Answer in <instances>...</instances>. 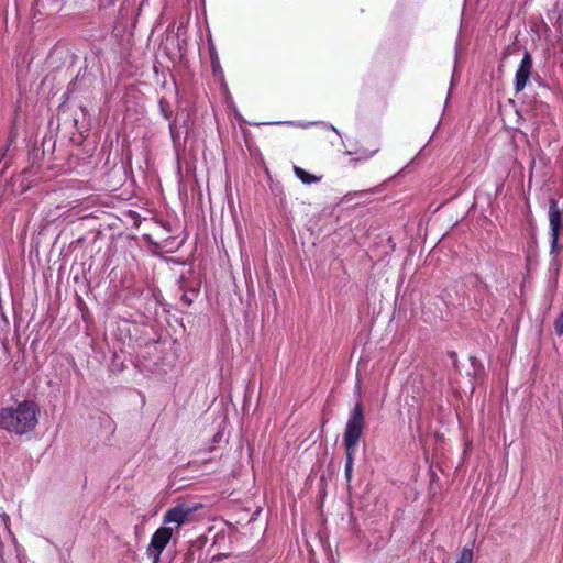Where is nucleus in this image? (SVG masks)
<instances>
[{
	"mask_svg": "<svg viewBox=\"0 0 563 563\" xmlns=\"http://www.w3.org/2000/svg\"><path fill=\"white\" fill-rule=\"evenodd\" d=\"M532 66V56L526 51L515 74L514 88L517 93L526 88L531 76Z\"/></svg>",
	"mask_w": 563,
	"mask_h": 563,
	"instance_id": "6",
	"label": "nucleus"
},
{
	"mask_svg": "<svg viewBox=\"0 0 563 563\" xmlns=\"http://www.w3.org/2000/svg\"><path fill=\"white\" fill-rule=\"evenodd\" d=\"M174 533V527L163 526L159 527L152 536L150 544L146 549L148 558L152 559L153 563H158L161 554L169 543Z\"/></svg>",
	"mask_w": 563,
	"mask_h": 563,
	"instance_id": "4",
	"label": "nucleus"
},
{
	"mask_svg": "<svg viewBox=\"0 0 563 563\" xmlns=\"http://www.w3.org/2000/svg\"><path fill=\"white\" fill-rule=\"evenodd\" d=\"M162 112H164V117H165L166 119H169V115H168L167 111H165V109H162Z\"/></svg>",
	"mask_w": 563,
	"mask_h": 563,
	"instance_id": "18",
	"label": "nucleus"
},
{
	"mask_svg": "<svg viewBox=\"0 0 563 563\" xmlns=\"http://www.w3.org/2000/svg\"><path fill=\"white\" fill-rule=\"evenodd\" d=\"M196 510V506L178 504L166 510V512L163 516V523L165 526L174 527V531L178 530L181 526L187 525L191 521V517Z\"/></svg>",
	"mask_w": 563,
	"mask_h": 563,
	"instance_id": "5",
	"label": "nucleus"
},
{
	"mask_svg": "<svg viewBox=\"0 0 563 563\" xmlns=\"http://www.w3.org/2000/svg\"><path fill=\"white\" fill-rule=\"evenodd\" d=\"M184 300H186L188 303L191 302L190 296L184 295Z\"/></svg>",
	"mask_w": 563,
	"mask_h": 563,
	"instance_id": "15",
	"label": "nucleus"
},
{
	"mask_svg": "<svg viewBox=\"0 0 563 563\" xmlns=\"http://www.w3.org/2000/svg\"><path fill=\"white\" fill-rule=\"evenodd\" d=\"M473 550L471 548L464 547L461 550L455 563H473Z\"/></svg>",
	"mask_w": 563,
	"mask_h": 563,
	"instance_id": "12",
	"label": "nucleus"
},
{
	"mask_svg": "<svg viewBox=\"0 0 563 563\" xmlns=\"http://www.w3.org/2000/svg\"><path fill=\"white\" fill-rule=\"evenodd\" d=\"M40 408L32 400H23L0 409V429L15 435L32 431L38 423Z\"/></svg>",
	"mask_w": 563,
	"mask_h": 563,
	"instance_id": "1",
	"label": "nucleus"
},
{
	"mask_svg": "<svg viewBox=\"0 0 563 563\" xmlns=\"http://www.w3.org/2000/svg\"><path fill=\"white\" fill-rule=\"evenodd\" d=\"M354 454L355 453H352V452H345L344 477H345L347 484H350V482L352 481Z\"/></svg>",
	"mask_w": 563,
	"mask_h": 563,
	"instance_id": "10",
	"label": "nucleus"
},
{
	"mask_svg": "<svg viewBox=\"0 0 563 563\" xmlns=\"http://www.w3.org/2000/svg\"><path fill=\"white\" fill-rule=\"evenodd\" d=\"M294 174L295 176L303 184V185H312L321 181L322 176H316L307 172L306 169L294 165Z\"/></svg>",
	"mask_w": 563,
	"mask_h": 563,
	"instance_id": "7",
	"label": "nucleus"
},
{
	"mask_svg": "<svg viewBox=\"0 0 563 563\" xmlns=\"http://www.w3.org/2000/svg\"><path fill=\"white\" fill-rule=\"evenodd\" d=\"M554 331L561 336L563 334V311L554 320Z\"/></svg>",
	"mask_w": 563,
	"mask_h": 563,
	"instance_id": "13",
	"label": "nucleus"
},
{
	"mask_svg": "<svg viewBox=\"0 0 563 563\" xmlns=\"http://www.w3.org/2000/svg\"><path fill=\"white\" fill-rule=\"evenodd\" d=\"M548 20L552 23L553 27L560 32L563 30V10L555 5L547 14Z\"/></svg>",
	"mask_w": 563,
	"mask_h": 563,
	"instance_id": "8",
	"label": "nucleus"
},
{
	"mask_svg": "<svg viewBox=\"0 0 563 563\" xmlns=\"http://www.w3.org/2000/svg\"><path fill=\"white\" fill-rule=\"evenodd\" d=\"M455 80V70H453L452 77H451V86H453Z\"/></svg>",
	"mask_w": 563,
	"mask_h": 563,
	"instance_id": "17",
	"label": "nucleus"
},
{
	"mask_svg": "<svg viewBox=\"0 0 563 563\" xmlns=\"http://www.w3.org/2000/svg\"><path fill=\"white\" fill-rule=\"evenodd\" d=\"M548 217L550 227V255L555 264V273L558 274L559 264L556 263V257L560 249V236L563 232V223L562 211L559 207V201L555 198H550L549 200Z\"/></svg>",
	"mask_w": 563,
	"mask_h": 563,
	"instance_id": "3",
	"label": "nucleus"
},
{
	"mask_svg": "<svg viewBox=\"0 0 563 563\" xmlns=\"http://www.w3.org/2000/svg\"><path fill=\"white\" fill-rule=\"evenodd\" d=\"M284 125H290V126H300V128H309L311 125H322L324 129L334 131L338 135H340L339 130L332 125L331 123L320 121V122H295V121H284Z\"/></svg>",
	"mask_w": 563,
	"mask_h": 563,
	"instance_id": "9",
	"label": "nucleus"
},
{
	"mask_svg": "<svg viewBox=\"0 0 563 563\" xmlns=\"http://www.w3.org/2000/svg\"><path fill=\"white\" fill-rule=\"evenodd\" d=\"M449 356L452 360L453 364L456 366L457 363V354L455 352H449Z\"/></svg>",
	"mask_w": 563,
	"mask_h": 563,
	"instance_id": "14",
	"label": "nucleus"
},
{
	"mask_svg": "<svg viewBox=\"0 0 563 563\" xmlns=\"http://www.w3.org/2000/svg\"><path fill=\"white\" fill-rule=\"evenodd\" d=\"M162 112H164V117H165L166 119H169V115H168L167 111H165V109H162Z\"/></svg>",
	"mask_w": 563,
	"mask_h": 563,
	"instance_id": "19",
	"label": "nucleus"
},
{
	"mask_svg": "<svg viewBox=\"0 0 563 563\" xmlns=\"http://www.w3.org/2000/svg\"><path fill=\"white\" fill-rule=\"evenodd\" d=\"M184 300H186L188 303L191 302L190 296L184 295Z\"/></svg>",
	"mask_w": 563,
	"mask_h": 563,
	"instance_id": "16",
	"label": "nucleus"
},
{
	"mask_svg": "<svg viewBox=\"0 0 563 563\" xmlns=\"http://www.w3.org/2000/svg\"><path fill=\"white\" fill-rule=\"evenodd\" d=\"M364 410L361 402H356L350 411L349 419L343 434L345 452L355 453L364 430Z\"/></svg>",
	"mask_w": 563,
	"mask_h": 563,
	"instance_id": "2",
	"label": "nucleus"
},
{
	"mask_svg": "<svg viewBox=\"0 0 563 563\" xmlns=\"http://www.w3.org/2000/svg\"><path fill=\"white\" fill-rule=\"evenodd\" d=\"M379 151V147L376 146L372 150H367V148H364V147H358L356 151H355V155H356V159L358 161H366V159H369L372 158L377 152Z\"/></svg>",
	"mask_w": 563,
	"mask_h": 563,
	"instance_id": "11",
	"label": "nucleus"
}]
</instances>
